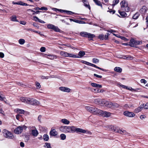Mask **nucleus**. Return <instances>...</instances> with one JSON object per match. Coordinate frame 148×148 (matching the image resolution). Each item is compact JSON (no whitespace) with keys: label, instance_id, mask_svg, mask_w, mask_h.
I'll list each match as a JSON object with an SVG mask.
<instances>
[{"label":"nucleus","instance_id":"nucleus-13","mask_svg":"<svg viewBox=\"0 0 148 148\" xmlns=\"http://www.w3.org/2000/svg\"><path fill=\"white\" fill-rule=\"evenodd\" d=\"M103 111L98 109L96 108V110L95 111L94 114L102 116V115L103 113Z\"/></svg>","mask_w":148,"mask_h":148},{"label":"nucleus","instance_id":"nucleus-36","mask_svg":"<svg viewBox=\"0 0 148 148\" xmlns=\"http://www.w3.org/2000/svg\"><path fill=\"white\" fill-rule=\"evenodd\" d=\"M18 42L20 45H23L25 43V40L23 39H20L19 40Z\"/></svg>","mask_w":148,"mask_h":148},{"label":"nucleus","instance_id":"nucleus-61","mask_svg":"<svg viewBox=\"0 0 148 148\" xmlns=\"http://www.w3.org/2000/svg\"><path fill=\"white\" fill-rule=\"evenodd\" d=\"M108 32L110 33H112L113 32H115L116 31L115 30H113L112 29H109L108 30Z\"/></svg>","mask_w":148,"mask_h":148},{"label":"nucleus","instance_id":"nucleus-28","mask_svg":"<svg viewBox=\"0 0 148 148\" xmlns=\"http://www.w3.org/2000/svg\"><path fill=\"white\" fill-rule=\"evenodd\" d=\"M10 19L12 21L14 22H18V20L16 19V17L15 15H12L10 17Z\"/></svg>","mask_w":148,"mask_h":148},{"label":"nucleus","instance_id":"nucleus-60","mask_svg":"<svg viewBox=\"0 0 148 148\" xmlns=\"http://www.w3.org/2000/svg\"><path fill=\"white\" fill-rule=\"evenodd\" d=\"M4 54L2 52H0V57L2 58L4 57Z\"/></svg>","mask_w":148,"mask_h":148},{"label":"nucleus","instance_id":"nucleus-27","mask_svg":"<svg viewBox=\"0 0 148 148\" xmlns=\"http://www.w3.org/2000/svg\"><path fill=\"white\" fill-rule=\"evenodd\" d=\"M57 57L56 56L53 55H48L47 58L50 59H56Z\"/></svg>","mask_w":148,"mask_h":148},{"label":"nucleus","instance_id":"nucleus-25","mask_svg":"<svg viewBox=\"0 0 148 148\" xmlns=\"http://www.w3.org/2000/svg\"><path fill=\"white\" fill-rule=\"evenodd\" d=\"M60 12H66L67 14L70 15H71L73 14L74 13L73 12H72L66 10H60Z\"/></svg>","mask_w":148,"mask_h":148},{"label":"nucleus","instance_id":"nucleus-56","mask_svg":"<svg viewBox=\"0 0 148 148\" xmlns=\"http://www.w3.org/2000/svg\"><path fill=\"white\" fill-rule=\"evenodd\" d=\"M107 12H110V13L111 14H114L115 12V10H108L107 11Z\"/></svg>","mask_w":148,"mask_h":148},{"label":"nucleus","instance_id":"nucleus-55","mask_svg":"<svg viewBox=\"0 0 148 148\" xmlns=\"http://www.w3.org/2000/svg\"><path fill=\"white\" fill-rule=\"evenodd\" d=\"M34 20L36 21H38L39 18L36 16H34L33 17Z\"/></svg>","mask_w":148,"mask_h":148},{"label":"nucleus","instance_id":"nucleus-9","mask_svg":"<svg viewBox=\"0 0 148 148\" xmlns=\"http://www.w3.org/2000/svg\"><path fill=\"white\" fill-rule=\"evenodd\" d=\"M123 114L125 116L129 117H133L135 115L134 113L130 112L128 111H126L124 112H123Z\"/></svg>","mask_w":148,"mask_h":148},{"label":"nucleus","instance_id":"nucleus-38","mask_svg":"<svg viewBox=\"0 0 148 148\" xmlns=\"http://www.w3.org/2000/svg\"><path fill=\"white\" fill-rule=\"evenodd\" d=\"M61 139L62 140H64L66 138V135L63 134H61L60 135Z\"/></svg>","mask_w":148,"mask_h":148},{"label":"nucleus","instance_id":"nucleus-50","mask_svg":"<svg viewBox=\"0 0 148 148\" xmlns=\"http://www.w3.org/2000/svg\"><path fill=\"white\" fill-rule=\"evenodd\" d=\"M126 59L128 60H132L133 59V57L131 56H127V57H126Z\"/></svg>","mask_w":148,"mask_h":148},{"label":"nucleus","instance_id":"nucleus-63","mask_svg":"<svg viewBox=\"0 0 148 148\" xmlns=\"http://www.w3.org/2000/svg\"><path fill=\"white\" fill-rule=\"evenodd\" d=\"M110 35V34L108 33L107 34H106L105 35L104 38L105 40H107L108 38V36Z\"/></svg>","mask_w":148,"mask_h":148},{"label":"nucleus","instance_id":"nucleus-24","mask_svg":"<svg viewBox=\"0 0 148 148\" xmlns=\"http://www.w3.org/2000/svg\"><path fill=\"white\" fill-rule=\"evenodd\" d=\"M119 13L121 16L122 17L124 18L127 16V14L124 11H121L120 10H119Z\"/></svg>","mask_w":148,"mask_h":148},{"label":"nucleus","instance_id":"nucleus-23","mask_svg":"<svg viewBox=\"0 0 148 148\" xmlns=\"http://www.w3.org/2000/svg\"><path fill=\"white\" fill-rule=\"evenodd\" d=\"M85 54V52L84 51H80L78 53V56H77V58H81Z\"/></svg>","mask_w":148,"mask_h":148},{"label":"nucleus","instance_id":"nucleus-47","mask_svg":"<svg viewBox=\"0 0 148 148\" xmlns=\"http://www.w3.org/2000/svg\"><path fill=\"white\" fill-rule=\"evenodd\" d=\"M113 35H114V36H115L117 37H119V38H121L122 40H127V38H126L125 37H123V36H119H119H117V35L114 34H113Z\"/></svg>","mask_w":148,"mask_h":148},{"label":"nucleus","instance_id":"nucleus-44","mask_svg":"<svg viewBox=\"0 0 148 148\" xmlns=\"http://www.w3.org/2000/svg\"><path fill=\"white\" fill-rule=\"evenodd\" d=\"M119 2V0H114L113 1L112 5L113 6H115L116 4H117Z\"/></svg>","mask_w":148,"mask_h":148},{"label":"nucleus","instance_id":"nucleus-53","mask_svg":"<svg viewBox=\"0 0 148 148\" xmlns=\"http://www.w3.org/2000/svg\"><path fill=\"white\" fill-rule=\"evenodd\" d=\"M101 40H103L104 38V35L103 34H100L98 37Z\"/></svg>","mask_w":148,"mask_h":148},{"label":"nucleus","instance_id":"nucleus-62","mask_svg":"<svg viewBox=\"0 0 148 148\" xmlns=\"http://www.w3.org/2000/svg\"><path fill=\"white\" fill-rule=\"evenodd\" d=\"M20 23L23 25H25L26 24V22L23 21H20Z\"/></svg>","mask_w":148,"mask_h":148},{"label":"nucleus","instance_id":"nucleus-22","mask_svg":"<svg viewBox=\"0 0 148 148\" xmlns=\"http://www.w3.org/2000/svg\"><path fill=\"white\" fill-rule=\"evenodd\" d=\"M110 114L111 113L110 112L103 111L102 116L108 117L110 116Z\"/></svg>","mask_w":148,"mask_h":148},{"label":"nucleus","instance_id":"nucleus-46","mask_svg":"<svg viewBox=\"0 0 148 148\" xmlns=\"http://www.w3.org/2000/svg\"><path fill=\"white\" fill-rule=\"evenodd\" d=\"M68 57H72V58H76L77 56L76 55H74L72 53H69V55Z\"/></svg>","mask_w":148,"mask_h":148},{"label":"nucleus","instance_id":"nucleus-57","mask_svg":"<svg viewBox=\"0 0 148 148\" xmlns=\"http://www.w3.org/2000/svg\"><path fill=\"white\" fill-rule=\"evenodd\" d=\"M94 75L96 77H98V78H101L102 77V76H101V75H98L97 74H94Z\"/></svg>","mask_w":148,"mask_h":148},{"label":"nucleus","instance_id":"nucleus-39","mask_svg":"<svg viewBox=\"0 0 148 148\" xmlns=\"http://www.w3.org/2000/svg\"><path fill=\"white\" fill-rule=\"evenodd\" d=\"M16 111L20 114H24L25 112L24 110L19 109H17Z\"/></svg>","mask_w":148,"mask_h":148},{"label":"nucleus","instance_id":"nucleus-19","mask_svg":"<svg viewBox=\"0 0 148 148\" xmlns=\"http://www.w3.org/2000/svg\"><path fill=\"white\" fill-rule=\"evenodd\" d=\"M82 2L84 3V5L86 8H88L89 9H90V7L89 5L88 1L86 0H82Z\"/></svg>","mask_w":148,"mask_h":148},{"label":"nucleus","instance_id":"nucleus-12","mask_svg":"<svg viewBox=\"0 0 148 148\" xmlns=\"http://www.w3.org/2000/svg\"><path fill=\"white\" fill-rule=\"evenodd\" d=\"M121 9H124L125 7L128 6V3L125 1H122L121 2Z\"/></svg>","mask_w":148,"mask_h":148},{"label":"nucleus","instance_id":"nucleus-15","mask_svg":"<svg viewBox=\"0 0 148 148\" xmlns=\"http://www.w3.org/2000/svg\"><path fill=\"white\" fill-rule=\"evenodd\" d=\"M59 89L62 91L66 92H69L71 90V89L70 88L65 87H60Z\"/></svg>","mask_w":148,"mask_h":148},{"label":"nucleus","instance_id":"nucleus-51","mask_svg":"<svg viewBox=\"0 0 148 148\" xmlns=\"http://www.w3.org/2000/svg\"><path fill=\"white\" fill-rule=\"evenodd\" d=\"M91 85L94 87L97 88V84L95 83H91Z\"/></svg>","mask_w":148,"mask_h":148},{"label":"nucleus","instance_id":"nucleus-54","mask_svg":"<svg viewBox=\"0 0 148 148\" xmlns=\"http://www.w3.org/2000/svg\"><path fill=\"white\" fill-rule=\"evenodd\" d=\"M140 82L142 83H143L144 84H146L147 82V81L145 80L144 79H142L140 80Z\"/></svg>","mask_w":148,"mask_h":148},{"label":"nucleus","instance_id":"nucleus-42","mask_svg":"<svg viewBox=\"0 0 148 148\" xmlns=\"http://www.w3.org/2000/svg\"><path fill=\"white\" fill-rule=\"evenodd\" d=\"M101 99H95L94 100V103L96 104H97L99 105V103L101 101Z\"/></svg>","mask_w":148,"mask_h":148},{"label":"nucleus","instance_id":"nucleus-20","mask_svg":"<svg viewBox=\"0 0 148 148\" xmlns=\"http://www.w3.org/2000/svg\"><path fill=\"white\" fill-rule=\"evenodd\" d=\"M32 134L34 137L37 136L38 134V132L36 129L32 130Z\"/></svg>","mask_w":148,"mask_h":148},{"label":"nucleus","instance_id":"nucleus-59","mask_svg":"<svg viewBox=\"0 0 148 148\" xmlns=\"http://www.w3.org/2000/svg\"><path fill=\"white\" fill-rule=\"evenodd\" d=\"M130 88L131 89V91H137L138 90H139V89L138 88H137L136 89L132 88V87H130Z\"/></svg>","mask_w":148,"mask_h":148},{"label":"nucleus","instance_id":"nucleus-35","mask_svg":"<svg viewBox=\"0 0 148 148\" xmlns=\"http://www.w3.org/2000/svg\"><path fill=\"white\" fill-rule=\"evenodd\" d=\"M139 14L138 13H136L132 17V18L134 19H137L138 17Z\"/></svg>","mask_w":148,"mask_h":148},{"label":"nucleus","instance_id":"nucleus-1","mask_svg":"<svg viewBox=\"0 0 148 148\" xmlns=\"http://www.w3.org/2000/svg\"><path fill=\"white\" fill-rule=\"evenodd\" d=\"M80 34L82 36L90 38V40H92V38L95 37V35L94 34L86 32H81Z\"/></svg>","mask_w":148,"mask_h":148},{"label":"nucleus","instance_id":"nucleus-29","mask_svg":"<svg viewBox=\"0 0 148 148\" xmlns=\"http://www.w3.org/2000/svg\"><path fill=\"white\" fill-rule=\"evenodd\" d=\"M114 71L119 73H121L122 72V69L120 67H116L114 68Z\"/></svg>","mask_w":148,"mask_h":148},{"label":"nucleus","instance_id":"nucleus-10","mask_svg":"<svg viewBox=\"0 0 148 148\" xmlns=\"http://www.w3.org/2000/svg\"><path fill=\"white\" fill-rule=\"evenodd\" d=\"M75 131L78 133L81 132L83 133H85L86 132V130H83L82 129L80 128H76V127H74V132Z\"/></svg>","mask_w":148,"mask_h":148},{"label":"nucleus","instance_id":"nucleus-41","mask_svg":"<svg viewBox=\"0 0 148 148\" xmlns=\"http://www.w3.org/2000/svg\"><path fill=\"white\" fill-rule=\"evenodd\" d=\"M92 62L94 63H98L99 62V60L98 59L94 58L92 60Z\"/></svg>","mask_w":148,"mask_h":148},{"label":"nucleus","instance_id":"nucleus-4","mask_svg":"<svg viewBox=\"0 0 148 148\" xmlns=\"http://www.w3.org/2000/svg\"><path fill=\"white\" fill-rule=\"evenodd\" d=\"M47 26L48 29H52L55 32H60V30L57 26H56L53 24H49L47 25Z\"/></svg>","mask_w":148,"mask_h":148},{"label":"nucleus","instance_id":"nucleus-37","mask_svg":"<svg viewBox=\"0 0 148 148\" xmlns=\"http://www.w3.org/2000/svg\"><path fill=\"white\" fill-rule=\"evenodd\" d=\"M50 135L52 136H55L57 134L56 131H51L50 133Z\"/></svg>","mask_w":148,"mask_h":148},{"label":"nucleus","instance_id":"nucleus-40","mask_svg":"<svg viewBox=\"0 0 148 148\" xmlns=\"http://www.w3.org/2000/svg\"><path fill=\"white\" fill-rule=\"evenodd\" d=\"M28 10H30L32 12H34V13L33 14H38L39 12H41V11H35L31 9H29Z\"/></svg>","mask_w":148,"mask_h":148},{"label":"nucleus","instance_id":"nucleus-3","mask_svg":"<svg viewBox=\"0 0 148 148\" xmlns=\"http://www.w3.org/2000/svg\"><path fill=\"white\" fill-rule=\"evenodd\" d=\"M27 104H30L33 105H37L39 103V102L36 99L31 98H28Z\"/></svg>","mask_w":148,"mask_h":148},{"label":"nucleus","instance_id":"nucleus-30","mask_svg":"<svg viewBox=\"0 0 148 148\" xmlns=\"http://www.w3.org/2000/svg\"><path fill=\"white\" fill-rule=\"evenodd\" d=\"M60 54L61 55L64 57H68L69 55L68 53L64 51H61L60 52Z\"/></svg>","mask_w":148,"mask_h":148},{"label":"nucleus","instance_id":"nucleus-14","mask_svg":"<svg viewBox=\"0 0 148 148\" xmlns=\"http://www.w3.org/2000/svg\"><path fill=\"white\" fill-rule=\"evenodd\" d=\"M144 104H141L139 107L135 109L134 112L137 113L139 112L142 110Z\"/></svg>","mask_w":148,"mask_h":148},{"label":"nucleus","instance_id":"nucleus-58","mask_svg":"<svg viewBox=\"0 0 148 148\" xmlns=\"http://www.w3.org/2000/svg\"><path fill=\"white\" fill-rule=\"evenodd\" d=\"M143 108L145 109H148V103H147L145 106L144 105Z\"/></svg>","mask_w":148,"mask_h":148},{"label":"nucleus","instance_id":"nucleus-48","mask_svg":"<svg viewBox=\"0 0 148 148\" xmlns=\"http://www.w3.org/2000/svg\"><path fill=\"white\" fill-rule=\"evenodd\" d=\"M36 86L37 87V88L39 89L41 87V86L40 84L38 82H36Z\"/></svg>","mask_w":148,"mask_h":148},{"label":"nucleus","instance_id":"nucleus-64","mask_svg":"<svg viewBox=\"0 0 148 148\" xmlns=\"http://www.w3.org/2000/svg\"><path fill=\"white\" fill-rule=\"evenodd\" d=\"M23 3H24V2H23L22 1H18V5H19L23 6Z\"/></svg>","mask_w":148,"mask_h":148},{"label":"nucleus","instance_id":"nucleus-34","mask_svg":"<svg viewBox=\"0 0 148 148\" xmlns=\"http://www.w3.org/2000/svg\"><path fill=\"white\" fill-rule=\"evenodd\" d=\"M93 1L96 4L102 7V5L101 2L99 1H98V0H93Z\"/></svg>","mask_w":148,"mask_h":148},{"label":"nucleus","instance_id":"nucleus-7","mask_svg":"<svg viewBox=\"0 0 148 148\" xmlns=\"http://www.w3.org/2000/svg\"><path fill=\"white\" fill-rule=\"evenodd\" d=\"M23 127L20 126H19L16 128L14 130V133L17 134H21L23 131Z\"/></svg>","mask_w":148,"mask_h":148},{"label":"nucleus","instance_id":"nucleus-6","mask_svg":"<svg viewBox=\"0 0 148 148\" xmlns=\"http://www.w3.org/2000/svg\"><path fill=\"white\" fill-rule=\"evenodd\" d=\"M106 105H109L108 107L109 108H117L118 107L119 105L116 103H112L111 102H107Z\"/></svg>","mask_w":148,"mask_h":148},{"label":"nucleus","instance_id":"nucleus-16","mask_svg":"<svg viewBox=\"0 0 148 148\" xmlns=\"http://www.w3.org/2000/svg\"><path fill=\"white\" fill-rule=\"evenodd\" d=\"M147 8L145 6H143L140 10L139 11L142 14H144L147 11Z\"/></svg>","mask_w":148,"mask_h":148},{"label":"nucleus","instance_id":"nucleus-32","mask_svg":"<svg viewBox=\"0 0 148 148\" xmlns=\"http://www.w3.org/2000/svg\"><path fill=\"white\" fill-rule=\"evenodd\" d=\"M44 147L45 148H51L50 144L48 143H45Z\"/></svg>","mask_w":148,"mask_h":148},{"label":"nucleus","instance_id":"nucleus-21","mask_svg":"<svg viewBox=\"0 0 148 148\" xmlns=\"http://www.w3.org/2000/svg\"><path fill=\"white\" fill-rule=\"evenodd\" d=\"M28 97H21L20 98V100L23 102L25 103H27Z\"/></svg>","mask_w":148,"mask_h":148},{"label":"nucleus","instance_id":"nucleus-33","mask_svg":"<svg viewBox=\"0 0 148 148\" xmlns=\"http://www.w3.org/2000/svg\"><path fill=\"white\" fill-rule=\"evenodd\" d=\"M118 132L122 134L125 135L127 134L126 131L125 130H123V129L120 130L118 131Z\"/></svg>","mask_w":148,"mask_h":148},{"label":"nucleus","instance_id":"nucleus-2","mask_svg":"<svg viewBox=\"0 0 148 148\" xmlns=\"http://www.w3.org/2000/svg\"><path fill=\"white\" fill-rule=\"evenodd\" d=\"M3 132L5 137L10 139H12L14 138V136L12 133L6 130H3Z\"/></svg>","mask_w":148,"mask_h":148},{"label":"nucleus","instance_id":"nucleus-18","mask_svg":"<svg viewBox=\"0 0 148 148\" xmlns=\"http://www.w3.org/2000/svg\"><path fill=\"white\" fill-rule=\"evenodd\" d=\"M66 126H60L59 129L60 131L64 132L66 133Z\"/></svg>","mask_w":148,"mask_h":148},{"label":"nucleus","instance_id":"nucleus-49","mask_svg":"<svg viewBox=\"0 0 148 148\" xmlns=\"http://www.w3.org/2000/svg\"><path fill=\"white\" fill-rule=\"evenodd\" d=\"M40 51L42 52H45L46 51V48L44 47H41L40 48Z\"/></svg>","mask_w":148,"mask_h":148},{"label":"nucleus","instance_id":"nucleus-5","mask_svg":"<svg viewBox=\"0 0 148 148\" xmlns=\"http://www.w3.org/2000/svg\"><path fill=\"white\" fill-rule=\"evenodd\" d=\"M86 109L87 111L93 114H94L95 111L96 110V108L95 107L89 106H86Z\"/></svg>","mask_w":148,"mask_h":148},{"label":"nucleus","instance_id":"nucleus-26","mask_svg":"<svg viewBox=\"0 0 148 148\" xmlns=\"http://www.w3.org/2000/svg\"><path fill=\"white\" fill-rule=\"evenodd\" d=\"M61 121L65 125H68L70 122L69 121L66 119H62L61 120Z\"/></svg>","mask_w":148,"mask_h":148},{"label":"nucleus","instance_id":"nucleus-11","mask_svg":"<svg viewBox=\"0 0 148 148\" xmlns=\"http://www.w3.org/2000/svg\"><path fill=\"white\" fill-rule=\"evenodd\" d=\"M107 102H109V101H106L104 99H101V101L100 103H99V105L102 106H103L104 107H108V106L109 105H106Z\"/></svg>","mask_w":148,"mask_h":148},{"label":"nucleus","instance_id":"nucleus-17","mask_svg":"<svg viewBox=\"0 0 148 148\" xmlns=\"http://www.w3.org/2000/svg\"><path fill=\"white\" fill-rule=\"evenodd\" d=\"M136 41L134 39H131L130 42V45L131 47H134L135 45H136Z\"/></svg>","mask_w":148,"mask_h":148},{"label":"nucleus","instance_id":"nucleus-43","mask_svg":"<svg viewBox=\"0 0 148 148\" xmlns=\"http://www.w3.org/2000/svg\"><path fill=\"white\" fill-rule=\"evenodd\" d=\"M121 9V10L123 11L124 10L125 12H127L130 10V8L127 6L126 7H125L124 9Z\"/></svg>","mask_w":148,"mask_h":148},{"label":"nucleus","instance_id":"nucleus-31","mask_svg":"<svg viewBox=\"0 0 148 148\" xmlns=\"http://www.w3.org/2000/svg\"><path fill=\"white\" fill-rule=\"evenodd\" d=\"M43 139L44 141H48L49 139V136L47 134H44L43 136Z\"/></svg>","mask_w":148,"mask_h":148},{"label":"nucleus","instance_id":"nucleus-45","mask_svg":"<svg viewBox=\"0 0 148 148\" xmlns=\"http://www.w3.org/2000/svg\"><path fill=\"white\" fill-rule=\"evenodd\" d=\"M40 77L41 79H48L49 78H50L51 77H50V76H45L43 75H42L40 76Z\"/></svg>","mask_w":148,"mask_h":148},{"label":"nucleus","instance_id":"nucleus-52","mask_svg":"<svg viewBox=\"0 0 148 148\" xmlns=\"http://www.w3.org/2000/svg\"><path fill=\"white\" fill-rule=\"evenodd\" d=\"M47 8L45 7H42L41 8H40V10H44L46 11L47 10Z\"/></svg>","mask_w":148,"mask_h":148},{"label":"nucleus","instance_id":"nucleus-8","mask_svg":"<svg viewBox=\"0 0 148 148\" xmlns=\"http://www.w3.org/2000/svg\"><path fill=\"white\" fill-rule=\"evenodd\" d=\"M66 133H71L74 132V126H66Z\"/></svg>","mask_w":148,"mask_h":148}]
</instances>
